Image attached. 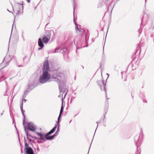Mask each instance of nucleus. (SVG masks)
I'll return each instance as SVG.
<instances>
[{
  "instance_id": "obj_1",
  "label": "nucleus",
  "mask_w": 154,
  "mask_h": 154,
  "mask_svg": "<svg viewBox=\"0 0 154 154\" xmlns=\"http://www.w3.org/2000/svg\"><path fill=\"white\" fill-rule=\"evenodd\" d=\"M38 84V70L37 69L30 78L29 82L28 87L27 90L25 91L23 96V98H25L29 92L37 86Z\"/></svg>"
},
{
  "instance_id": "obj_2",
  "label": "nucleus",
  "mask_w": 154,
  "mask_h": 154,
  "mask_svg": "<svg viewBox=\"0 0 154 154\" xmlns=\"http://www.w3.org/2000/svg\"><path fill=\"white\" fill-rule=\"evenodd\" d=\"M30 57L27 56H25L23 58V62L22 63H20L21 64L19 65L16 59V57L14 56L6 55L4 58V60L6 62V66L9 65L11 60H12L16 63L17 65L19 67H24L26 66L29 61Z\"/></svg>"
},
{
  "instance_id": "obj_3",
  "label": "nucleus",
  "mask_w": 154,
  "mask_h": 154,
  "mask_svg": "<svg viewBox=\"0 0 154 154\" xmlns=\"http://www.w3.org/2000/svg\"><path fill=\"white\" fill-rule=\"evenodd\" d=\"M49 69L48 60H45L43 65V74L40 77V82L42 83H45L48 81L51 78L50 75L48 73Z\"/></svg>"
},
{
  "instance_id": "obj_4",
  "label": "nucleus",
  "mask_w": 154,
  "mask_h": 154,
  "mask_svg": "<svg viewBox=\"0 0 154 154\" xmlns=\"http://www.w3.org/2000/svg\"><path fill=\"white\" fill-rule=\"evenodd\" d=\"M24 131L25 130L27 131L28 133H30L29 131H31L34 133L35 134H37L38 135V132H36L35 131L37 128V126L32 122H25L24 125Z\"/></svg>"
},
{
  "instance_id": "obj_5",
  "label": "nucleus",
  "mask_w": 154,
  "mask_h": 154,
  "mask_svg": "<svg viewBox=\"0 0 154 154\" xmlns=\"http://www.w3.org/2000/svg\"><path fill=\"white\" fill-rule=\"evenodd\" d=\"M57 127L55 126L50 131L46 134H45L44 133H39V136H40V139L43 141H45L47 140L52 139L55 135H54L51 136H49L48 135L53 133L55 131V129Z\"/></svg>"
},
{
  "instance_id": "obj_6",
  "label": "nucleus",
  "mask_w": 154,
  "mask_h": 154,
  "mask_svg": "<svg viewBox=\"0 0 154 154\" xmlns=\"http://www.w3.org/2000/svg\"><path fill=\"white\" fill-rule=\"evenodd\" d=\"M25 132L26 133V135L27 136V138L28 140L31 143H35V142L34 140H32L29 137V136L30 137L32 138L35 139H37L38 138L35 136H33L31 134V133H28L27 131L25 130Z\"/></svg>"
},
{
  "instance_id": "obj_7",
  "label": "nucleus",
  "mask_w": 154,
  "mask_h": 154,
  "mask_svg": "<svg viewBox=\"0 0 154 154\" xmlns=\"http://www.w3.org/2000/svg\"><path fill=\"white\" fill-rule=\"evenodd\" d=\"M8 12L12 14L15 17V16H19L22 15L23 10H7Z\"/></svg>"
},
{
  "instance_id": "obj_8",
  "label": "nucleus",
  "mask_w": 154,
  "mask_h": 154,
  "mask_svg": "<svg viewBox=\"0 0 154 154\" xmlns=\"http://www.w3.org/2000/svg\"><path fill=\"white\" fill-rule=\"evenodd\" d=\"M20 108L22 112V114L23 117V125H24L25 123V119L26 118L25 115L24 114V112H25V110H23V102H22L21 103L20 105Z\"/></svg>"
},
{
  "instance_id": "obj_9",
  "label": "nucleus",
  "mask_w": 154,
  "mask_h": 154,
  "mask_svg": "<svg viewBox=\"0 0 154 154\" xmlns=\"http://www.w3.org/2000/svg\"><path fill=\"white\" fill-rule=\"evenodd\" d=\"M25 154H34L33 149L31 148H28V149L24 150Z\"/></svg>"
},
{
  "instance_id": "obj_10",
  "label": "nucleus",
  "mask_w": 154,
  "mask_h": 154,
  "mask_svg": "<svg viewBox=\"0 0 154 154\" xmlns=\"http://www.w3.org/2000/svg\"><path fill=\"white\" fill-rule=\"evenodd\" d=\"M23 2L21 1L20 3L17 2L16 3L17 6L19 7V10H23Z\"/></svg>"
},
{
  "instance_id": "obj_11",
  "label": "nucleus",
  "mask_w": 154,
  "mask_h": 154,
  "mask_svg": "<svg viewBox=\"0 0 154 154\" xmlns=\"http://www.w3.org/2000/svg\"><path fill=\"white\" fill-rule=\"evenodd\" d=\"M50 40V38H48L46 36H44L42 38V40L45 43H48Z\"/></svg>"
},
{
  "instance_id": "obj_12",
  "label": "nucleus",
  "mask_w": 154,
  "mask_h": 154,
  "mask_svg": "<svg viewBox=\"0 0 154 154\" xmlns=\"http://www.w3.org/2000/svg\"><path fill=\"white\" fill-rule=\"evenodd\" d=\"M63 103H62V105L61 106V109H60V115H59V116L58 117V122H59V119L60 118V117H61V115L63 111Z\"/></svg>"
},
{
  "instance_id": "obj_13",
  "label": "nucleus",
  "mask_w": 154,
  "mask_h": 154,
  "mask_svg": "<svg viewBox=\"0 0 154 154\" xmlns=\"http://www.w3.org/2000/svg\"><path fill=\"white\" fill-rule=\"evenodd\" d=\"M39 46L41 47L40 48H39V50L42 49L44 46V45L40 38H39Z\"/></svg>"
},
{
  "instance_id": "obj_14",
  "label": "nucleus",
  "mask_w": 154,
  "mask_h": 154,
  "mask_svg": "<svg viewBox=\"0 0 154 154\" xmlns=\"http://www.w3.org/2000/svg\"><path fill=\"white\" fill-rule=\"evenodd\" d=\"M24 144H25V148L24 149H28V148H31L29 146V144L26 142V140L24 138Z\"/></svg>"
},
{
  "instance_id": "obj_15",
  "label": "nucleus",
  "mask_w": 154,
  "mask_h": 154,
  "mask_svg": "<svg viewBox=\"0 0 154 154\" xmlns=\"http://www.w3.org/2000/svg\"><path fill=\"white\" fill-rule=\"evenodd\" d=\"M5 78H4V76H2L1 77H0V82H1L3 81Z\"/></svg>"
},
{
  "instance_id": "obj_16",
  "label": "nucleus",
  "mask_w": 154,
  "mask_h": 154,
  "mask_svg": "<svg viewBox=\"0 0 154 154\" xmlns=\"http://www.w3.org/2000/svg\"><path fill=\"white\" fill-rule=\"evenodd\" d=\"M75 29L77 32H78L79 31H80V30L79 29L77 25H76Z\"/></svg>"
},
{
  "instance_id": "obj_17",
  "label": "nucleus",
  "mask_w": 154,
  "mask_h": 154,
  "mask_svg": "<svg viewBox=\"0 0 154 154\" xmlns=\"http://www.w3.org/2000/svg\"><path fill=\"white\" fill-rule=\"evenodd\" d=\"M24 101V102L25 103L26 102V101H27V100H26L25 99V98H23V99H22V102H23V101Z\"/></svg>"
},
{
  "instance_id": "obj_18",
  "label": "nucleus",
  "mask_w": 154,
  "mask_h": 154,
  "mask_svg": "<svg viewBox=\"0 0 154 154\" xmlns=\"http://www.w3.org/2000/svg\"><path fill=\"white\" fill-rule=\"evenodd\" d=\"M5 83L6 86L7 87L8 86L7 82L6 81H5Z\"/></svg>"
},
{
  "instance_id": "obj_19",
  "label": "nucleus",
  "mask_w": 154,
  "mask_h": 154,
  "mask_svg": "<svg viewBox=\"0 0 154 154\" xmlns=\"http://www.w3.org/2000/svg\"><path fill=\"white\" fill-rule=\"evenodd\" d=\"M4 112V111H3V112H2V113H1L0 114V115H1V116H2V115H3V112Z\"/></svg>"
},
{
  "instance_id": "obj_20",
  "label": "nucleus",
  "mask_w": 154,
  "mask_h": 154,
  "mask_svg": "<svg viewBox=\"0 0 154 154\" xmlns=\"http://www.w3.org/2000/svg\"><path fill=\"white\" fill-rule=\"evenodd\" d=\"M38 5V4L37 6L36 7H35L34 8L35 9H36L37 8V6Z\"/></svg>"
},
{
  "instance_id": "obj_21",
  "label": "nucleus",
  "mask_w": 154,
  "mask_h": 154,
  "mask_svg": "<svg viewBox=\"0 0 154 154\" xmlns=\"http://www.w3.org/2000/svg\"><path fill=\"white\" fill-rule=\"evenodd\" d=\"M22 38H24V36H23V34H22Z\"/></svg>"
},
{
  "instance_id": "obj_22",
  "label": "nucleus",
  "mask_w": 154,
  "mask_h": 154,
  "mask_svg": "<svg viewBox=\"0 0 154 154\" xmlns=\"http://www.w3.org/2000/svg\"><path fill=\"white\" fill-rule=\"evenodd\" d=\"M21 153H23V150H22V149H21Z\"/></svg>"
},
{
  "instance_id": "obj_23",
  "label": "nucleus",
  "mask_w": 154,
  "mask_h": 154,
  "mask_svg": "<svg viewBox=\"0 0 154 154\" xmlns=\"http://www.w3.org/2000/svg\"><path fill=\"white\" fill-rule=\"evenodd\" d=\"M23 41H24L25 40V39H24V37L23 38Z\"/></svg>"
},
{
  "instance_id": "obj_24",
  "label": "nucleus",
  "mask_w": 154,
  "mask_h": 154,
  "mask_svg": "<svg viewBox=\"0 0 154 154\" xmlns=\"http://www.w3.org/2000/svg\"><path fill=\"white\" fill-rule=\"evenodd\" d=\"M37 150H38V148L37 147Z\"/></svg>"
},
{
  "instance_id": "obj_25",
  "label": "nucleus",
  "mask_w": 154,
  "mask_h": 154,
  "mask_svg": "<svg viewBox=\"0 0 154 154\" xmlns=\"http://www.w3.org/2000/svg\"><path fill=\"white\" fill-rule=\"evenodd\" d=\"M103 88H104V89H105V86L104 85L103 86Z\"/></svg>"
},
{
  "instance_id": "obj_26",
  "label": "nucleus",
  "mask_w": 154,
  "mask_h": 154,
  "mask_svg": "<svg viewBox=\"0 0 154 154\" xmlns=\"http://www.w3.org/2000/svg\"><path fill=\"white\" fill-rule=\"evenodd\" d=\"M37 142L38 143V140H37Z\"/></svg>"
},
{
  "instance_id": "obj_27",
  "label": "nucleus",
  "mask_w": 154,
  "mask_h": 154,
  "mask_svg": "<svg viewBox=\"0 0 154 154\" xmlns=\"http://www.w3.org/2000/svg\"><path fill=\"white\" fill-rule=\"evenodd\" d=\"M38 43H39V42H38Z\"/></svg>"
},
{
  "instance_id": "obj_28",
  "label": "nucleus",
  "mask_w": 154,
  "mask_h": 154,
  "mask_svg": "<svg viewBox=\"0 0 154 154\" xmlns=\"http://www.w3.org/2000/svg\"><path fill=\"white\" fill-rule=\"evenodd\" d=\"M12 8H13V10H14V8H13V7H12Z\"/></svg>"
},
{
  "instance_id": "obj_29",
  "label": "nucleus",
  "mask_w": 154,
  "mask_h": 154,
  "mask_svg": "<svg viewBox=\"0 0 154 154\" xmlns=\"http://www.w3.org/2000/svg\"><path fill=\"white\" fill-rule=\"evenodd\" d=\"M20 145H21V143H20Z\"/></svg>"
},
{
  "instance_id": "obj_30",
  "label": "nucleus",
  "mask_w": 154,
  "mask_h": 154,
  "mask_svg": "<svg viewBox=\"0 0 154 154\" xmlns=\"http://www.w3.org/2000/svg\"><path fill=\"white\" fill-rule=\"evenodd\" d=\"M1 69H0V70Z\"/></svg>"
}]
</instances>
